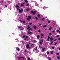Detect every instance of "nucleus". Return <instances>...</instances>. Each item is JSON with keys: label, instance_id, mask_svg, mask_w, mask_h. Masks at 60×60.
Returning <instances> with one entry per match:
<instances>
[{"label": "nucleus", "instance_id": "6e6552de", "mask_svg": "<svg viewBox=\"0 0 60 60\" xmlns=\"http://www.w3.org/2000/svg\"><path fill=\"white\" fill-rule=\"evenodd\" d=\"M37 48H38V46H37L36 48H35L34 49L33 51L36 50H37Z\"/></svg>", "mask_w": 60, "mask_h": 60}, {"label": "nucleus", "instance_id": "72a5a7b5", "mask_svg": "<svg viewBox=\"0 0 60 60\" xmlns=\"http://www.w3.org/2000/svg\"><path fill=\"white\" fill-rule=\"evenodd\" d=\"M35 18L37 20H38V18H37V17H35Z\"/></svg>", "mask_w": 60, "mask_h": 60}, {"label": "nucleus", "instance_id": "603ef678", "mask_svg": "<svg viewBox=\"0 0 60 60\" xmlns=\"http://www.w3.org/2000/svg\"><path fill=\"white\" fill-rule=\"evenodd\" d=\"M26 38H28V36H26Z\"/></svg>", "mask_w": 60, "mask_h": 60}, {"label": "nucleus", "instance_id": "ea45409f", "mask_svg": "<svg viewBox=\"0 0 60 60\" xmlns=\"http://www.w3.org/2000/svg\"><path fill=\"white\" fill-rule=\"evenodd\" d=\"M52 48L53 49H54L55 48H54V47H52Z\"/></svg>", "mask_w": 60, "mask_h": 60}, {"label": "nucleus", "instance_id": "473e14b6", "mask_svg": "<svg viewBox=\"0 0 60 60\" xmlns=\"http://www.w3.org/2000/svg\"><path fill=\"white\" fill-rule=\"evenodd\" d=\"M29 4H27L26 5V6H29Z\"/></svg>", "mask_w": 60, "mask_h": 60}, {"label": "nucleus", "instance_id": "f03ea898", "mask_svg": "<svg viewBox=\"0 0 60 60\" xmlns=\"http://www.w3.org/2000/svg\"><path fill=\"white\" fill-rule=\"evenodd\" d=\"M31 19V17L30 16H28V18L27 19V20L28 21H30V19Z\"/></svg>", "mask_w": 60, "mask_h": 60}, {"label": "nucleus", "instance_id": "c756f323", "mask_svg": "<svg viewBox=\"0 0 60 60\" xmlns=\"http://www.w3.org/2000/svg\"><path fill=\"white\" fill-rule=\"evenodd\" d=\"M21 27H20V26H18V29H19V28H20Z\"/></svg>", "mask_w": 60, "mask_h": 60}, {"label": "nucleus", "instance_id": "9b49d317", "mask_svg": "<svg viewBox=\"0 0 60 60\" xmlns=\"http://www.w3.org/2000/svg\"><path fill=\"white\" fill-rule=\"evenodd\" d=\"M21 58H23V59H24V58L23 57H20L19 58V59H21Z\"/></svg>", "mask_w": 60, "mask_h": 60}, {"label": "nucleus", "instance_id": "39448f33", "mask_svg": "<svg viewBox=\"0 0 60 60\" xmlns=\"http://www.w3.org/2000/svg\"><path fill=\"white\" fill-rule=\"evenodd\" d=\"M36 12V11H35L34 12L33 11H31V13H33V14H35Z\"/></svg>", "mask_w": 60, "mask_h": 60}, {"label": "nucleus", "instance_id": "0e129e2a", "mask_svg": "<svg viewBox=\"0 0 60 60\" xmlns=\"http://www.w3.org/2000/svg\"><path fill=\"white\" fill-rule=\"evenodd\" d=\"M40 1H41V2H42V0H40Z\"/></svg>", "mask_w": 60, "mask_h": 60}, {"label": "nucleus", "instance_id": "423d86ee", "mask_svg": "<svg viewBox=\"0 0 60 60\" xmlns=\"http://www.w3.org/2000/svg\"><path fill=\"white\" fill-rule=\"evenodd\" d=\"M16 49L18 51H19L20 50V49L18 47L16 48Z\"/></svg>", "mask_w": 60, "mask_h": 60}, {"label": "nucleus", "instance_id": "cd10ccee", "mask_svg": "<svg viewBox=\"0 0 60 60\" xmlns=\"http://www.w3.org/2000/svg\"><path fill=\"white\" fill-rule=\"evenodd\" d=\"M53 51H51V54H53Z\"/></svg>", "mask_w": 60, "mask_h": 60}, {"label": "nucleus", "instance_id": "4c0bfd02", "mask_svg": "<svg viewBox=\"0 0 60 60\" xmlns=\"http://www.w3.org/2000/svg\"><path fill=\"white\" fill-rule=\"evenodd\" d=\"M53 43V41L50 44V45H51V44H52V43Z\"/></svg>", "mask_w": 60, "mask_h": 60}, {"label": "nucleus", "instance_id": "dca6fc26", "mask_svg": "<svg viewBox=\"0 0 60 60\" xmlns=\"http://www.w3.org/2000/svg\"><path fill=\"white\" fill-rule=\"evenodd\" d=\"M33 27L34 28V29H36L37 27L36 26H33Z\"/></svg>", "mask_w": 60, "mask_h": 60}, {"label": "nucleus", "instance_id": "864d4df0", "mask_svg": "<svg viewBox=\"0 0 60 60\" xmlns=\"http://www.w3.org/2000/svg\"><path fill=\"white\" fill-rule=\"evenodd\" d=\"M34 42H36V41L35 40H34Z\"/></svg>", "mask_w": 60, "mask_h": 60}, {"label": "nucleus", "instance_id": "1a4fd4ad", "mask_svg": "<svg viewBox=\"0 0 60 60\" xmlns=\"http://www.w3.org/2000/svg\"><path fill=\"white\" fill-rule=\"evenodd\" d=\"M25 4V3H22L21 4V6H23L24 4Z\"/></svg>", "mask_w": 60, "mask_h": 60}, {"label": "nucleus", "instance_id": "c9c22d12", "mask_svg": "<svg viewBox=\"0 0 60 60\" xmlns=\"http://www.w3.org/2000/svg\"><path fill=\"white\" fill-rule=\"evenodd\" d=\"M59 36V35H57L56 36V37H58Z\"/></svg>", "mask_w": 60, "mask_h": 60}, {"label": "nucleus", "instance_id": "774afa93", "mask_svg": "<svg viewBox=\"0 0 60 60\" xmlns=\"http://www.w3.org/2000/svg\"><path fill=\"white\" fill-rule=\"evenodd\" d=\"M59 49L60 50V48H59Z\"/></svg>", "mask_w": 60, "mask_h": 60}, {"label": "nucleus", "instance_id": "a18cd8bd", "mask_svg": "<svg viewBox=\"0 0 60 60\" xmlns=\"http://www.w3.org/2000/svg\"><path fill=\"white\" fill-rule=\"evenodd\" d=\"M44 18H42V20L43 21V20H44Z\"/></svg>", "mask_w": 60, "mask_h": 60}, {"label": "nucleus", "instance_id": "49530a36", "mask_svg": "<svg viewBox=\"0 0 60 60\" xmlns=\"http://www.w3.org/2000/svg\"><path fill=\"white\" fill-rule=\"evenodd\" d=\"M48 39H50V37L49 36H48Z\"/></svg>", "mask_w": 60, "mask_h": 60}, {"label": "nucleus", "instance_id": "5701e85b", "mask_svg": "<svg viewBox=\"0 0 60 60\" xmlns=\"http://www.w3.org/2000/svg\"><path fill=\"white\" fill-rule=\"evenodd\" d=\"M43 26L44 27H46V26H47V25L43 26Z\"/></svg>", "mask_w": 60, "mask_h": 60}, {"label": "nucleus", "instance_id": "2f4dec72", "mask_svg": "<svg viewBox=\"0 0 60 60\" xmlns=\"http://www.w3.org/2000/svg\"><path fill=\"white\" fill-rule=\"evenodd\" d=\"M56 55H59V53H56Z\"/></svg>", "mask_w": 60, "mask_h": 60}, {"label": "nucleus", "instance_id": "bb28decb", "mask_svg": "<svg viewBox=\"0 0 60 60\" xmlns=\"http://www.w3.org/2000/svg\"><path fill=\"white\" fill-rule=\"evenodd\" d=\"M27 11H30V9H27L26 10Z\"/></svg>", "mask_w": 60, "mask_h": 60}, {"label": "nucleus", "instance_id": "a211bd4d", "mask_svg": "<svg viewBox=\"0 0 60 60\" xmlns=\"http://www.w3.org/2000/svg\"><path fill=\"white\" fill-rule=\"evenodd\" d=\"M49 60H51V58L49 57H48L47 58Z\"/></svg>", "mask_w": 60, "mask_h": 60}, {"label": "nucleus", "instance_id": "ddd939ff", "mask_svg": "<svg viewBox=\"0 0 60 60\" xmlns=\"http://www.w3.org/2000/svg\"><path fill=\"white\" fill-rule=\"evenodd\" d=\"M60 56H58L57 57V58L58 59V60L60 59Z\"/></svg>", "mask_w": 60, "mask_h": 60}, {"label": "nucleus", "instance_id": "e433bc0d", "mask_svg": "<svg viewBox=\"0 0 60 60\" xmlns=\"http://www.w3.org/2000/svg\"><path fill=\"white\" fill-rule=\"evenodd\" d=\"M25 37H26V35H24L23 36V38H25Z\"/></svg>", "mask_w": 60, "mask_h": 60}, {"label": "nucleus", "instance_id": "393cba45", "mask_svg": "<svg viewBox=\"0 0 60 60\" xmlns=\"http://www.w3.org/2000/svg\"><path fill=\"white\" fill-rule=\"evenodd\" d=\"M25 1L26 2V3H27L28 2V1L27 0H25Z\"/></svg>", "mask_w": 60, "mask_h": 60}, {"label": "nucleus", "instance_id": "9d476101", "mask_svg": "<svg viewBox=\"0 0 60 60\" xmlns=\"http://www.w3.org/2000/svg\"><path fill=\"white\" fill-rule=\"evenodd\" d=\"M35 46V44H33L31 45V47H32V46Z\"/></svg>", "mask_w": 60, "mask_h": 60}, {"label": "nucleus", "instance_id": "4468645a", "mask_svg": "<svg viewBox=\"0 0 60 60\" xmlns=\"http://www.w3.org/2000/svg\"><path fill=\"white\" fill-rule=\"evenodd\" d=\"M41 38H42V36H44V34H41Z\"/></svg>", "mask_w": 60, "mask_h": 60}, {"label": "nucleus", "instance_id": "69168bd1", "mask_svg": "<svg viewBox=\"0 0 60 60\" xmlns=\"http://www.w3.org/2000/svg\"><path fill=\"white\" fill-rule=\"evenodd\" d=\"M39 47H41V46L39 45Z\"/></svg>", "mask_w": 60, "mask_h": 60}, {"label": "nucleus", "instance_id": "0eeeda50", "mask_svg": "<svg viewBox=\"0 0 60 60\" xmlns=\"http://www.w3.org/2000/svg\"><path fill=\"white\" fill-rule=\"evenodd\" d=\"M35 5H36V6H38V4L37 3V2H35Z\"/></svg>", "mask_w": 60, "mask_h": 60}, {"label": "nucleus", "instance_id": "5fc2aeb1", "mask_svg": "<svg viewBox=\"0 0 60 60\" xmlns=\"http://www.w3.org/2000/svg\"><path fill=\"white\" fill-rule=\"evenodd\" d=\"M55 32V31H52V33H54Z\"/></svg>", "mask_w": 60, "mask_h": 60}, {"label": "nucleus", "instance_id": "a19ab883", "mask_svg": "<svg viewBox=\"0 0 60 60\" xmlns=\"http://www.w3.org/2000/svg\"><path fill=\"white\" fill-rule=\"evenodd\" d=\"M32 23H29L30 25H32Z\"/></svg>", "mask_w": 60, "mask_h": 60}, {"label": "nucleus", "instance_id": "58836bf2", "mask_svg": "<svg viewBox=\"0 0 60 60\" xmlns=\"http://www.w3.org/2000/svg\"><path fill=\"white\" fill-rule=\"evenodd\" d=\"M38 17H40V15L39 14L38 15Z\"/></svg>", "mask_w": 60, "mask_h": 60}, {"label": "nucleus", "instance_id": "c85d7f7f", "mask_svg": "<svg viewBox=\"0 0 60 60\" xmlns=\"http://www.w3.org/2000/svg\"><path fill=\"white\" fill-rule=\"evenodd\" d=\"M47 55H49V51H47Z\"/></svg>", "mask_w": 60, "mask_h": 60}, {"label": "nucleus", "instance_id": "7c9ffc66", "mask_svg": "<svg viewBox=\"0 0 60 60\" xmlns=\"http://www.w3.org/2000/svg\"><path fill=\"white\" fill-rule=\"evenodd\" d=\"M48 23H50V21L49 20H48Z\"/></svg>", "mask_w": 60, "mask_h": 60}, {"label": "nucleus", "instance_id": "338daca9", "mask_svg": "<svg viewBox=\"0 0 60 60\" xmlns=\"http://www.w3.org/2000/svg\"><path fill=\"white\" fill-rule=\"evenodd\" d=\"M59 33H60V31H59Z\"/></svg>", "mask_w": 60, "mask_h": 60}, {"label": "nucleus", "instance_id": "4d7b16f0", "mask_svg": "<svg viewBox=\"0 0 60 60\" xmlns=\"http://www.w3.org/2000/svg\"><path fill=\"white\" fill-rule=\"evenodd\" d=\"M47 40L48 41H49V39H47Z\"/></svg>", "mask_w": 60, "mask_h": 60}, {"label": "nucleus", "instance_id": "f8f14e48", "mask_svg": "<svg viewBox=\"0 0 60 60\" xmlns=\"http://www.w3.org/2000/svg\"><path fill=\"white\" fill-rule=\"evenodd\" d=\"M37 38L38 39H39V38H40V36L39 35H38L37 36Z\"/></svg>", "mask_w": 60, "mask_h": 60}, {"label": "nucleus", "instance_id": "de8ad7c7", "mask_svg": "<svg viewBox=\"0 0 60 60\" xmlns=\"http://www.w3.org/2000/svg\"><path fill=\"white\" fill-rule=\"evenodd\" d=\"M56 44H57V43H55V45H56Z\"/></svg>", "mask_w": 60, "mask_h": 60}, {"label": "nucleus", "instance_id": "e2e57ef3", "mask_svg": "<svg viewBox=\"0 0 60 60\" xmlns=\"http://www.w3.org/2000/svg\"><path fill=\"white\" fill-rule=\"evenodd\" d=\"M46 8H49L48 7H45Z\"/></svg>", "mask_w": 60, "mask_h": 60}, {"label": "nucleus", "instance_id": "3c124183", "mask_svg": "<svg viewBox=\"0 0 60 60\" xmlns=\"http://www.w3.org/2000/svg\"><path fill=\"white\" fill-rule=\"evenodd\" d=\"M57 40V39H55V40H54V41H56Z\"/></svg>", "mask_w": 60, "mask_h": 60}, {"label": "nucleus", "instance_id": "79ce46f5", "mask_svg": "<svg viewBox=\"0 0 60 60\" xmlns=\"http://www.w3.org/2000/svg\"><path fill=\"white\" fill-rule=\"evenodd\" d=\"M20 30H24V28H22L21 29H20Z\"/></svg>", "mask_w": 60, "mask_h": 60}, {"label": "nucleus", "instance_id": "8fccbe9b", "mask_svg": "<svg viewBox=\"0 0 60 60\" xmlns=\"http://www.w3.org/2000/svg\"><path fill=\"white\" fill-rule=\"evenodd\" d=\"M23 22V23H25V21H24Z\"/></svg>", "mask_w": 60, "mask_h": 60}, {"label": "nucleus", "instance_id": "f3484780", "mask_svg": "<svg viewBox=\"0 0 60 60\" xmlns=\"http://www.w3.org/2000/svg\"><path fill=\"white\" fill-rule=\"evenodd\" d=\"M40 41H41H41H42V42H43V39L40 40Z\"/></svg>", "mask_w": 60, "mask_h": 60}, {"label": "nucleus", "instance_id": "37998d69", "mask_svg": "<svg viewBox=\"0 0 60 60\" xmlns=\"http://www.w3.org/2000/svg\"><path fill=\"white\" fill-rule=\"evenodd\" d=\"M49 34L50 35H50H51L52 34H51V33H50Z\"/></svg>", "mask_w": 60, "mask_h": 60}, {"label": "nucleus", "instance_id": "f257e3e1", "mask_svg": "<svg viewBox=\"0 0 60 60\" xmlns=\"http://www.w3.org/2000/svg\"><path fill=\"white\" fill-rule=\"evenodd\" d=\"M17 10H19V13H22V12H23V11H24L23 9H22L20 10V9H19V8H17Z\"/></svg>", "mask_w": 60, "mask_h": 60}, {"label": "nucleus", "instance_id": "aec40b11", "mask_svg": "<svg viewBox=\"0 0 60 60\" xmlns=\"http://www.w3.org/2000/svg\"><path fill=\"white\" fill-rule=\"evenodd\" d=\"M46 8V7H44L43 8V9H44V10H45Z\"/></svg>", "mask_w": 60, "mask_h": 60}, {"label": "nucleus", "instance_id": "680f3d73", "mask_svg": "<svg viewBox=\"0 0 60 60\" xmlns=\"http://www.w3.org/2000/svg\"><path fill=\"white\" fill-rule=\"evenodd\" d=\"M26 40V39L25 38L24 39V40Z\"/></svg>", "mask_w": 60, "mask_h": 60}, {"label": "nucleus", "instance_id": "6ab92c4d", "mask_svg": "<svg viewBox=\"0 0 60 60\" xmlns=\"http://www.w3.org/2000/svg\"><path fill=\"white\" fill-rule=\"evenodd\" d=\"M16 8H19V6L18 5L16 6Z\"/></svg>", "mask_w": 60, "mask_h": 60}, {"label": "nucleus", "instance_id": "2eb2a0df", "mask_svg": "<svg viewBox=\"0 0 60 60\" xmlns=\"http://www.w3.org/2000/svg\"><path fill=\"white\" fill-rule=\"evenodd\" d=\"M51 38H50V40H53V38H52V37H51Z\"/></svg>", "mask_w": 60, "mask_h": 60}, {"label": "nucleus", "instance_id": "c03bdc74", "mask_svg": "<svg viewBox=\"0 0 60 60\" xmlns=\"http://www.w3.org/2000/svg\"><path fill=\"white\" fill-rule=\"evenodd\" d=\"M20 22H23V21L22 20H20Z\"/></svg>", "mask_w": 60, "mask_h": 60}, {"label": "nucleus", "instance_id": "052dcab7", "mask_svg": "<svg viewBox=\"0 0 60 60\" xmlns=\"http://www.w3.org/2000/svg\"><path fill=\"white\" fill-rule=\"evenodd\" d=\"M60 40V38H59L58 39V40Z\"/></svg>", "mask_w": 60, "mask_h": 60}, {"label": "nucleus", "instance_id": "bf43d9fd", "mask_svg": "<svg viewBox=\"0 0 60 60\" xmlns=\"http://www.w3.org/2000/svg\"><path fill=\"white\" fill-rule=\"evenodd\" d=\"M26 51H26V50H25L24 51V52H26Z\"/></svg>", "mask_w": 60, "mask_h": 60}, {"label": "nucleus", "instance_id": "09e8293b", "mask_svg": "<svg viewBox=\"0 0 60 60\" xmlns=\"http://www.w3.org/2000/svg\"><path fill=\"white\" fill-rule=\"evenodd\" d=\"M28 60H31V59H30V58H28Z\"/></svg>", "mask_w": 60, "mask_h": 60}, {"label": "nucleus", "instance_id": "4be33fe9", "mask_svg": "<svg viewBox=\"0 0 60 60\" xmlns=\"http://www.w3.org/2000/svg\"><path fill=\"white\" fill-rule=\"evenodd\" d=\"M52 29V27H50V28L49 29V30H51V29Z\"/></svg>", "mask_w": 60, "mask_h": 60}, {"label": "nucleus", "instance_id": "20e7f679", "mask_svg": "<svg viewBox=\"0 0 60 60\" xmlns=\"http://www.w3.org/2000/svg\"><path fill=\"white\" fill-rule=\"evenodd\" d=\"M26 48L27 49H30V48L29 47V45L27 44L26 45Z\"/></svg>", "mask_w": 60, "mask_h": 60}, {"label": "nucleus", "instance_id": "b1692460", "mask_svg": "<svg viewBox=\"0 0 60 60\" xmlns=\"http://www.w3.org/2000/svg\"><path fill=\"white\" fill-rule=\"evenodd\" d=\"M31 33H32L31 32H28V34H31Z\"/></svg>", "mask_w": 60, "mask_h": 60}, {"label": "nucleus", "instance_id": "7ed1b4c3", "mask_svg": "<svg viewBox=\"0 0 60 60\" xmlns=\"http://www.w3.org/2000/svg\"><path fill=\"white\" fill-rule=\"evenodd\" d=\"M30 26H28V28H27V29H28V31H30V30H32V29L30 28Z\"/></svg>", "mask_w": 60, "mask_h": 60}, {"label": "nucleus", "instance_id": "6e6d98bb", "mask_svg": "<svg viewBox=\"0 0 60 60\" xmlns=\"http://www.w3.org/2000/svg\"><path fill=\"white\" fill-rule=\"evenodd\" d=\"M5 6L6 7H7V6L6 5H5Z\"/></svg>", "mask_w": 60, "mask_h": 60}, {"label": "nucleus", "instance_id": "f704fd0d", "mask_svg": "<svg viewBox=\"0 0 60 60\" xmlns=\"http://www.w3.org/2000/svg\"><path fill=\"white\" fill-rule=\"evenodd\" d=\"M45 49V48H43L42 49L43 51H44Z\"/></svg>", "mask_w": 60, "mask_h": 60}, {"label": "nucleus", "instance_id": "a878e982", "mask_svg": "<svg viewBox=\"0 0 60 60\" xmlns=\"http://www.w3.org/2000/svg\"><path fill=\"white\" fill-rule=\"evenodd\" d=\"M39 44H41V45H42V43L41 42V41H40L39 43Z\"/></svg>", "mask_w": 60, "mask_h": 60}, {"label": "nucleus", "instance_id": "412c9836", "mask_svg": "<svg viewBox=\"0 0 60 60\" xmlns=\"http://www.w3.org/2000/svg\"><path fill=\"white\" fill-rule=\"evenodd\" d=\"M56 31L57 32V33H58V32H59V30H56Z\"/></svg>", "mask_w": 60, "mask_h": 60}, {"label": "nucleus", "instance_id": "13d9d810", "mask_svg": "<svg viewBox=\"0 0 60 60\" xmlns=\"http://www.w3.org/2000/svg\"><path fill=\"white\" fill-rule=\"evenodd\" d=\"M38 31L39 32H41V31H40V30H38Z\"/></svg>", "mask_w": 60, "mask_h": 60}]
</instances>
